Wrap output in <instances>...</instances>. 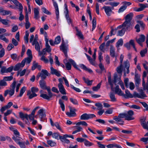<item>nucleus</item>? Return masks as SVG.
I'll return each mask as SVG.
<instances>
[{
    "label": "nucleus",
    "instance_id": "nucleus-11",
    "mask_svg": "<svg viewBox=\"0 0 148 148\" xmlns=\"http://www.w3.org/2000/svg\"><path fill=\"white\" fill-rule=\"evenodd\" d=\"M51 74L52 75H55L59 77L61 75L60 72L58 71L56 69H54L52 66L50 67Z\"/></svg>",
    "mask_w": 148,
    "mask_h": 148
},
{
    "label": "nucleus",
    "instance_id": "nucleus-45",
    "mask_svg": "<svg viewBox=\"0 0 148 148\" xmlns=\"http://www.w3.org/2000/svg\"><path fill=\"white\" fill-rule=\"evenodd\" d=\"M20 138L19 136H16V137L14 136H13L12 137V139L17 144H18V143L20 142V141H19L20 140Z\"/></svg>",
    "mask_w": 148,
    "mask_h": 148
},
{
    "label": "nucleus",
    "instance_id": "nucleus-36",
    "mask_svg": "<svg viewBox=\"0 0 148 148\" xmlns=\"http://www.w3.org/2000/svg\"><path fill=\"white\" fill-rule=\"evenodd\" d=\"M123 44V41L122 39H119L116 43V46L117 48L119 47V46H122Z\"/></svg>",
    "mask_w": 148,
    "mask_h": 148
},
{
    "label": "nucleus",
    "instance_id": "nucleus-43",
    "mask_svg": "<svg viewBox=\"0 0 148 148\" xmlns=\"http://www.w3.org/2000/svg\"><path fill=\"white\" fill-rule=\"evenodd\" d=\"M84 143L85 145L86 146L89 147L93 145V144L92 143L86 139Z\"/></svg>",
    "mask_w": 148,
    "mask_h": 148
},
{
    "label": "nucleus",
    "instance_id": "nucleus-18",
    "mask_svg": "<svg viewBox=\"0 0 148 148\" xmlns=\"http://www.w3.org/2000/svg\"><path fill=\"white\" fill-rule=\"evenodd\" d=\"M20 117L23 121L24 119H27L28 118V115L27 114H24L22 112H20L19 113Z\"/></svg>",
    "mask_w": 148,
    "mask_h": 148
},
{
    "label": "nucleus",
    "instance_id": "nucleus-12",
    "mask_svg": "<svg viewBox=\"0 0 148 148\" xmlns=\"http://www.w3.org/2000/svg\"><path fill=\"white\" fill-rule=\"evenodd\" d=\"M133 13L132 12H130L127 14L125 18V22H131V21L133 17Z\"/></svg>",
    "mask_w": 148,
    "mask_h": 148
},
{
    "label": "nucleus",
    "instance_id": "nucleus-57",
    "mask_svg": "<svg viewBox=\"0 0 148 148\" xmlns=\"http://www.w3.org/2000/svg\"><path fill=\"white\" fill-rule=\"evenodd\" d=\"M7 85V83L3 79L0 81V86H5Z\"/></svg>",
    "mask_w": 148,
    "mask_h": 148
},
{
    "label": "nucleus",
    "instance_id": "nucleus-64",
    "mask_svg": "<svg viewBox=\"0 0 148 148\" xmlns=\"http://www.w3.org/2000/svg\"><path fill=\"white\" fill-rule=\"evenodd\" d=\"M17 144L20 145L21 148H26L24 142H20L18 143Z\"/></svg>",
    "mask_w": 148,
    "mask_h": 148
},
{
    "label": "nucleus",
    "instance_id": "nucleus-58",
    "mask_svg": "<svg viewBox=\"0 0 148 148\" xmlns=\"http://www.w3.org/2000/svg\"><path fill=\"white\" fill-rule=\"evenodd\" d=\"M126 9V7L124 6L123 5L122 6H121L119 9L118 12L119 13L123 12H124Z\"/></svg>",
    "mask_w": 148,
    "mask_h": 148
},
{
    "label": "nucleus",
    "instance_id": "nucleus-2",
    "mask_svg": "<svg viewBox=\"0 0 148 148\" xmlns=\"http://www.w3.org/2000/svg\"><path fill=\"white\" fill-rule=\"evenodd\" d=\"M139 91L140 92V95H139L136 92H134L133 95V97H138L143 99L144 97H147V95L145 94V92L142 89L140 90Z\"/></svg>",
    "mask_w": 148,
    "mask_h": 148
},
{
    "label": "nucleus",
    "instance_id": "nucleus-53",
    "mask_svg": "<svg viewBox=\"0 0 148 148\" xmlns=\"http://www.w3.org/2000/svg\"><path fill=\"white\" fill-rule=\"evenodd\" d=\"M76 125H82L86 126L88 124L85 121H81L77 123Z\"/></svg>",
    "mask_w": 148,
    "mask_h": 148
},
{
    "label": "nucleus",
    "instance_id": "nucleus-5",
    "mask_svg": "<svg viewBox=\"0 0 148 148\" xmlns=\"http://www.w3.org/2000/svg\"><path fill=\"white\" fill-rule=\"evenodd\" d=\"M60 49L64 52L66 58L67 59L68 57L67 54V47L64 42V40H62V44L60 46Z\"/></svg>",
    "mask_w": 148,
    "mask_h": 148
},
{
    "label": "nucleus",
    "instance_id": "nucleus-7",
    "mask_svg": "<svg viewBox=\"0 0 148 148\" xmlns=\"http://www.w3.org/2000/svg\"><path fill=\"white\" fill-rule=\"evenodd\" d=\"M40 77L41 79H46L47 76H49L50 75V74L48 73L47 70L44 69H42L41 72L40 73Z\"/></svg>",
    "mask_w": 148,
    "mask_h": 148
},
{
    "label": "nucleus",
    "instance_id": "nucleus-15",
    "mask_svg": "<svg viewBox=\"0 0 148 148\" xmlns=\"http://www.w3.org/2000/svg\"><path fill=\"white\" fill-rule=\"evenodd\" d=\"M43 111L44 110L43 109H40L38 112V115H39L41 121H42L43 118L46 116L45 113Z\"/></svg>",
    "mask_w": 148,
    "mask_h": 148
},
{
    "label": "nucleus",
    "instance_id": "nucleus-59",
    "mask_svg": "<svg viewBox=\"0 0 148 148\" xmlns=\"http://www.w3.org/2000/svg\"><path fill=\"white\" fill-rule=\"evenodd\" d=\"M70 99L71 102H72L74 104L76 105H78V101L76 99H73L72 98H70Z\"/></svg>",
    "mask_w": 148,
    "mask_h": 148
},
{
    "label": "nucleus",
    "instance_id": "nucleus-62",
    "mask_svg": "<svg viewBox=\"0 0 148 148\" xmlns=\"http://www.w3.org/2000/svg\"><path fill=\"white\" fill-rule=\"evenodd\" d=\"M8 20L7 19H2L1 18V19L0 20V22L3 25H7L8 24Z\"/></svg>",
    "mask_w": 148,
    "mask_h": 148
},
{
    "label": "nucleus",
    "instance_id": "nucleus-24",
    "mask_svg": "<svg viewBox=\"0 0 148 148\" xmlns=\"http://www.w3.org/2000/svg\"><path fill=\"white\" fill-rule=\"evenodd\" d=\"M39 84L40 88L43 90H44V88H45L46 86V84L45 81L43 79H41L39 81Z\"/></svg>",
    "mask_w": 148,
    "mask_h": 148
},
{
    "label": "nucleus",
    "instance_id": "nucleus-31",
    "mask_svg": "<svg viewBox=\"0 0 148 148\" xmlns=\"http://www.w3.org/2000/svg\"><path fill=\"white\" fill-rule=\"evenodd\" d=\"M127 114V115L128 116H130V117L131 119V120L134 119V117L132 116L134 114V112L132 110H129L128 111Z\"/></svg>",
    "mask_w": 148,
    "mask_h": 148
},
{
    "label": "nucleus",
    "instance_id": "nucleus-1",
    "mask_svg": "<svg viewBox=\"0 0 148 148\" xmlns=\"http://www.w3.org/2000/svg\"><path fill=\"white\" fill-rule=\"evenodd\" d=\"M44 88V90H47L48 95L46 94H42L40 95V97L44 99L47 100L48 101H49L50 100V99L53 97V95L51 92V89L49 87H47L46 86Z\"/></svg>",
    "mask_w": 148,
    "mask_h": 148
},
{
    "label": "nucleus",
    "instance_id": "nucleus-44",
    "mask_svg": "<svg viewBox=\"0 0 148 148\" xmlns=\"http://www.w3.org/2000/svg\"><path fill=\"white\" fill-rule=\"evenodd\" d=\"M113 119L118 122H121L122 123L124 122V121H123V120L122 119H121L120 118V117H119V116H114V118Z\"/></svg>",
    "mask_w": 148,
    "mask_h": 148
},
{
    "label": "nucleus",
    "instance_id": "nucleus-50",
    "mask_svg": "<svg viewBox=\"0 0 148 148\" xmlns=\"http://www.w3.org/2000/svg\"><path fill=\"white\" fill-rule=\"evenodd\" d=\"M47 143L51 147L54 146L56 144V143L55 142H53L51 140H47Z\"/></svg>",
    "mask_w": 148,
    "mask_h": 148
},
{
    "label": "nucleus",
    "instance_id": "nucleus-55",
    "mask_svg": "<svg viewBox=\"0 0 148 148\" xmlns=\"http://www.w3.org/2000/svg\"><path fill=\"white\" fill-rule=\"evenodd\" d=\"M41 46L40 45L38 42L35 45V49L38 52H40V47Z\"/></svg>",
    "mask_w": 148,
    "mask_h": 148
},
{
    "label": "nucleus",
    "instance_id": "nucleus-27",
    "mask_svg": "<svg viewBox=\"0 0 148 148\" xmlns=\"http://www.w3.org/2000/svg\"><path fill=\"white\" fill-rule=\"evenodd\" d=\"M69 61L71 63V64L75 68L78 70L81 71V70L77 67V64L73 60L71 59H69Z\"/></svg>",
    "mask_w": 148,
    "mask_h": 148
},
{
    "label": "nucleus",
    "instance_id": "nucleus-8",
    "mask_svg": "<svg viewBox=\"0 0 148 148\" xmlns=\"http://www.w3.org/2000/svg\"><path fill=\"white\" fill-rule=\"evenodd\" d=\"M122 26L126 27V30L130 31L132 29V25L131 22H124L122 24Z\"/></svg>",
    "mask_w": 148,
    "mask_h": 148
},
{
    "label": "nucleus",
    "instance_id": "nucleus-48",
    "mask_svg": "<svg viewBox=\"0 0 148 148\" xmlns=\"http://www.w3.org/2000/svg\"><path fill=\"white\" fill-rule=\"evenodd\" d=\"M0 39L5 41L6 43H8L9 42V40L4 36L3 34L0 35Z\"/></svg>",
    "mask_w": 148,
    "mask_h": 148
},
{
    "label": "nucleus",
    "instance_id": "nucleus-20",
    "mask_svg": "<svg viewBox=\"0 0 148 148\" xmlns=\"http://www.w3.org/2000/svg\"><path fill=\"white\" fill-rule=\"evenodd\" d=\"M14 90L11 89L10 90H7L5 91L4 96L6 97L8 93L10 96H12L14 93Z\"/></svg>",
    "mask_w": 148,
    "mask_h": 148
},
{
    "label": "nucleus",
    "instance_id": "nucleus-32",
    "mask_svg": "<svg viewBox=\"0 0 148 148\" xmlns=\"http://www.w3.org/2000/svg\"><path fill=\"white\" fill-rule=\"evenodd\" d=\"M126 31V29L125 28H123L121 30H118V35L117 36H123Z\"/></svg>",
    "mask_w": 148,
    "mask_h": 148
},
{
    "label": "nucleus",
    "instance_id": "nucleus-30",
    "mask_svg": "<svg viewBox=\"0 0 148 148\" xmlns=\"http://www.w3.org/2000/svg\"><path fill=\"white\" fill-rule=\"evenodd\" d=\"M13 3L16 6L19 7L20 10H21L23 9V7L21 4L17 0H13Z\"/></svg>",
    "mask_w": 148,
    "mask_h": 148
},
{
    "label": "nucleus",
    "instance_id": "nucleus-19",
    "mask_svg": "<svg viewBox=\"0 0 148 148\" xmlns=\"http://www.w3.org/2000/svg\"><path fill=\"white\" fill-rule=\"evenodd\" d=\"M110 55L113 58H114L115 57H116V56L115 55V49H114L113 46L112 45H110Z\"/></svg>",
    "mask_w": 148,
    "mask_h": 148
},
{
    "label": "nucleus",
    "instance_id": "nucleus-40",
    "mask_svg": "<svg viewBox=\"0 0 148 148\" xmlns=\"http://www.w3.org/2000/svg\"><path fill=\"white\" fill-rule=\"evenodd\" d=\"M110 97L111 99V101H116V99L115 97V95L112 92H110Z\"/></svg>",
    "mask_w": 148,
    "mask_h": 148
},
{
    "label": "nucleus",
    "instance_id": "nucleus-25",
    "mask_svg": "<svg viewBox=\"0 0 148 148\" xmlns=\"http://www.w3.org/2000/svg\"><path fill=\"white\" fill-rule=\"evenodd\" d=\"M34 18L36 19H38L39 18V11L38 9L34 8Z\"/></svg>",
    "mask_w": 148,
    "mask_h": 148
},
{
    "label": "nucleus",
    "instance_id": "nucleus-29",
    "mask_svg": "<svg viewBox=\"0 0 148 148\" xmlns=\"http://www.w3.org/2000/svg\"><path fill=\"white\" fill-rule=\"evenodd\" d=\"M124 64L125 66V67L127 69V73L128 74L130 72L129 67H130V63L128 60H127L124 62Z\"/></svg>",
    "mask_w": 148,
    "mask_h": 148
},
{
    "label": "nucleus",
    "instance_id": "nucleus-3",
    "mask_svg": "<svg viewBox=\"0 0 148 148\" xmlns=\"http://www.w3.org/2000/svg\"><path fill=\"white\" fill-rule=\"evenodd\" d=\"M147 117L145 116H142L139 118L140 123L143 128L148 130V125H147L146 121Z\"/></svg>",
    "mask_w": 148,
    "mask_h": 148
},
{
    "label": "nucleus",
    "instance_id": "nucleus-26",
    "mask_svg": "<svg viewBox=\"0 0 148 148\" xmlns=\"http://www.w3.org/2000/svg\"><path fill=\"white\" fill-rule=\"evenodd\" d=\"M22 62L21 63H19L15 65L14 67V70L15 71L19 70L21 67L23 68L24 66H22Z\"/></svg>",
    "mask_w": 148,
    "mask_h": 148
},
{
    "label": "nucleus",
    "instance_id": "nucleus-33",
    "mask_svg": "<svg viewBox=\"0 0 148 148\" xmlns=\"http://www.w3.org/2000/svg\"><path fill=\"white\" fill-rule=\"evenodd\" d=\"M29 36V32L28 31H26L25 35L24 37V39L25 41V43L27 44L28 42V37Z\"/></svg>",
    "mask_w": 148,
    "mask_h": 148
},
{
    "label": "nucleus",
    "instance_id": "nucleus-23",
    "mask_svg": "<svg viewBox=\"0 0 148 148\" xmlns=\"http://www.w3.org/2000/svg\"><path fill=\"white\" fill-rule=\"evenodd\" d=\"M75 28L76 29V31H77L76 35L82 39H84V37L83 35L82 34L81 31L79 30L77 27H75Z\"/></svg>",
    "mask_w": 148,
    "mask_h": 148
},
{
    "label": "nucleus",
    "instance_id": "nucleus-17",
    "mask_svg": "<svg viewBox=\"0 0 148 148\" xmlns=\"http://www.w3.org/2000/svg\"><path fill=\"white\" fill-rule=\"evenodd\" d=\"M32 57H27L24 59H23L22 61V66H24L26 62L27 63L29 64L32 60Z\"/></svg>",
    "mask_w": 148,
    "mask_h": 148
},
{
    "label": "nucleus",
    "instance_id": "nucleus-13",
    "mask_svg": "<svg viewBox=\"0 0 148 148\" xmlns=\"http://www.w3.org/2000/svg\"><path fill=\"white\" fill-rule=\"evenodd\" d=\"M119 86L118 85H116L115 87V93L117 94L118 95L120 96H122L124 97V94L123 93L121 90L119 88Z\"/></svg>",
    "mask_w": 148,
    "mask_h": 148
},
{
    "label": "nucleus",
    "instance_id": "nucleus-60",
    "mask_svg": "<svg viewBox=\"0 0 148 148\" xmlns=\"http://www.w3.org/2000/svg\"><path fill=\"white\" fill-rule=\"evenodd\" d=\"M41 10L44 13H45L46 14L48 15H50L51 14V13L47 10L46 9L45 7L42 8Z\"/></svg>",
    "mask_w": 148,
    "mask_h": 148
},
{
    "label": "nucleus",
    "instance_id": "nucleus-51",
    "mask_svg": "<svg viewBox=\"0 0 148 148\" xmlns=\"http://www.w3.org/2000/svg\"><path fill=\"white\" fill-rule=\"evenodd\" d=\"M147 49L145 48L143 50L140 51V54L142 57H144L145 56V54L147 53Z\"/></svg>",
    "mask_w": 148,
    "mask_h": 148
},
{
    "label": "nucleus",
    "instance_id": "nucleus-38",
    "mask_svg": "<svg viewBox=\"0 0 148 148\" xmlns=\"http://www.w3.org/2000/svg\"><path fill=\"white\" fill-rule=\"evenodd\" d=\"M92 31H93L95 28L96 25V19L95 17H94L92 21Z\"/></svg>",
    "mask_w": 148,
    "mask_h": 148
},
{
    "label": "nucleus",
    "instance_id": "nucleus-22",
    "mask_svg": "<svg viewBox=\"0 0 148 148\" xmlns=\"http://www.w3.org/2000/svg\"><path fill=\"white\" fill-rule=\"evenodd\" d=\"M125 92L126 94H124V97L125 99H127L128 98H132L133 96L132 94L130 93V91L127 90H125Z\"/></svg>",
    "mask_w": 148,
    "mask_h": 148
},
{
    "label": "nucleus",
    "instance_id": "nucleus-61",
    "mask_svg": "<svg viewBox=\"0 0 148 148\" xmlns=\"http://www.w3.org/2000/svg\"><path fill=\"white\" fill-rule=\"evenodd\" d=\"M46 47L45 48V49H46L47 52L48 53H49L51 51V48L50 47V46H49V44H46L45 45Z\"/></svg>",
    "mask_w": 148,
    "mask_h": 148
},
{
    "label": "nucleus",
    "instance_id": "nucleus-35",
    "mask_svg": "<svg viewBox=\"0 0 148 148\" xmlns=\"http://www.w3.org/2000/svg\"><path fill=\"white\" fill-rule=\"evenodd\" d=\"M59 103L60 105V106L62 108V110L63 111H64L65 110V106L64 104V101L61 99L59 100Z\"/></svg>",
    "mask_w": 148,
    "mask_h": 148
},
{
    "label": "nucleus",
    "instance_id": "nucleus-14",
    "mask_svg": "<svg viewBox=\"0 0 148 148\" xmlns=\"http://www.w3.org/2000/svg\"><path fill=\"white\" fill-rule=\"evenodd\" d=\"M58 88L59 91L63 95H66V93L64 87L62 83H59L58 84Z\"/></svg>",
    "mask_w": 148,
    "mask_h": 148
},
{
    "label": "nucleus",
    "instance_id": "nucleus-47",
    "mask_svg": "<svg viewBox=\"0 0 148 148\" xmlns=\"http://www.w3.org/2000/svg\"><path fill=\"white\" fill-rule=\"evenodd\" d=\"M38 65V63H36L35 61H34L33 66L32 67V70L33 71L36 68H37Z\"/></svg>",
    "mask_w": 148,
    "mask_h": 148
},
{
    "label": "nucleus",
    "instance_id": "nucleus-52",
    "mask_svg": "<svg viewBox=\"0 0 148 148\" xmlns=\"http://www.w3.org/2000/svg\"><path fill=\"white\" fill-rule=\"evenodd\" d=\"M60 136L59 135V133L57 132L53 133L52 135L53 138L58 140V137H60Z\"/></svg>",
    "mask_w": 148,
    "mask_h": 148
},
{
    "label": "nucleus",
    "instance_id": "nucleus-39",
    "mask_svg": "<svg viewBox=\"0 0 148 148\" xmlns=\"http://www.w3.org/2000/svg\"><path fill=\"white\" fill-rule=\"evenodd\" d=\"M26 88L25 86L23 87L20 90V94L19 95L17 96V97H21L26 90Z\"/></svg>",
    "mask_w": 148,
    "mask_h": 148
},
{
    "label": "nucleus",
    "instance_id": "nucleus-54",
    "mask_svg": "<svg viewBox=\"0 0 148 148\" xmlns=\"http://www.w3.org/2000/svg\"><path fill=\"white\" fill-rule=\"evenodd\" d=\"M118 80L119 81V82L118 83V84H119L120 85L122 89L123 90L125 89V87L124 86L123 83L121 81V80L120 78H118Z\"/></svg>",
    "mask_w": 148,
    "mask_h": 148
},
{
    "label": "nucleus",
    "instance_id": "nucleus-34",
    "mask_svg": "<svg viewBox=\"0 0 148 148\" xmlns=\"http://www.w3.org/2000/svg\"><path fill=\"white\" fill-rule=\"evenodd\" d=\"M116 70L118 73L122 74L123 71V65L122 64H121L120 66L117 68Z\"/></svg>",
    "mask_w": 148,
    "mask_h": 148
},
{
    "label": "nucleus",
    "instance_id": "nucleus-56",
    "mask_svg": "<svg viewBox=\"0 0 148 148\" xmlns=\"http://www.w3.org/2000/svg\"><path fill=\"white\" fill-rule=\"evenodd\" d=\"M3 13L2 15L3 16L5 15H6L10 14L11 15L12 13L11 11L8 10H3L2 12Z\"/></svg>",
    "mask_w": 148,
    "mask_h": 148
},
{
    "label": "nucleus",
    "instance_id": "nucleus-49",
    "mask_svg": "<svg viewBox=\"0 0 148 148\" xmlns=\"http://www.w3.org/2000/svg\"><path fill=\"white\" fill-rule=\"evenodd\" d=\"M3 79L5 81H10L13 79V77L12 75L10 76H5L4 77Z\"/></svg>",
    "mask_w": 148,
    "mask_h": 148
},
{
    "label": "nucleus",
    "instance_id": "nucleus-41",
    "mask_svg": "<svg viewBox=\"0 0 148 148\" xmlns=\"http://www.w3.org/2000/svg\"><path fill=\"white\" fill-rule=\"evenodd\" d=\"M61 37L60 36H58L56 38L54 42L55 44H58L61 41Z\"/></svg>",
    "mask_w": 148,
    "mask_h": 148
},
{
    "label": "nucleus",
    "instance_id": "nucleus-42",
    "mask_svg": "<svg viewBox=\"0 0 148 148\" xmlns=\"http://www.w3.org/2000/svg\"><path fill=\"white\" fill-rule=\"evenodd\" d=\"M101 82H102V81ZM101 82L100 83H99L96 86L93 87L92 88L93 90L94 91H97V90L100 88Z\"/></svg>",
    "mask_w": 148,
    "mask_h": 148
},
{
    "label": "nucleus",
    "instance_id": "nucleus-21",
    "mask_svg": "<svg viewBox=\"0 0 148 148\" xmlns=\"http://www.w3.org/2000/svg\"><path fill=\"white\" fill-rule=\"evenodd\" d=\"M79 66L82 69L90 73H92L93 72L92 71L91 69L87 68L85 65L83 64H80Z\"/></svg>",
    "mask_w": 148,
    "mask_h": 148
},
{
    "label": "nucleus",
    "instance_id": "nucleus-63",
    "mask_svg": "<svg viewBox=\"0 0 148 148\" xmlns=\"http://www.w3.org/2000/svg\"><path fill=\"white\" fill-rule=\"evenodd\" d=\"M65 66L67 70H69L71 69V65L69 62H67L65 64Z\"/></svg>",
    "mask_w": 148,
    "mask_h": 148
},
{
    "label": "nucleus",
    "instance_id": "nucleus-4",
    "mask_svg": "<svg viewBox=\"0 0 148 148\" xmlns=\"http://www.w3.org/2000/svg\"><path fill=\"white\" fill-rule=\"evenodd\" d=\"M118 80V75L116 73L114 74L113 80L112 81V80L108 81V83L111 87V90H113V83L115 85H116V83L117 82Z\"/></svg>",
    "mask_w": 148,
    "mask_h": 148
},
{
    "label": "nucleus",
    "instance_id": "nucleus-10",
    "mask_svg": "<svg viewBox=\"0 0 148 148\" xmlns=\"http://www.w3.org/2000/svg\"><path fill=\"white\" fill-rule=\"evenodd\" d=\"M103 8L104 9L106 14L108 16H110L112 12L111 7L108 6H104Z\"/></svg>",
    "mask_w": 148,
    "mask_h": 148
},
{
    "label": "nucleus",
    "instance_id": "nucleus-16",
    "mask_svg": "<svg viewBox=\"0 0 148 148\" xmlns=\"http://www.w3.org/2000/svg\"><path fill=\"white\" fill-rule=\"evenodd\" d=\"M119 117L121 119V118H125V120L128 121H130L131 119L130 116L127 115V114L125 113H120L119 115Z\"/></svg>",
    "mask_w": 148,
    "mask_h": 148
},
{
    "label": "nucleus",
    "instance_id": "nucleus-6",
    "mask_svg": "<svg viewBox=\"0 0 148 148\" xmlns=\"http://www.w3.org/2000/svg\"><path fill=\"white\" fill-rule=\"evenodd\" d=\"M145 36L144 35L141 34L140 36V37L138 38H136V40L138 43L141 47H143L142 43L145 41Z\"/></svg>",
    "mask_w": 148,
    "mask_h": 148
},
{
    "label": "nucleus",
    "instance_id": "nucleus-9",
    "mask_svg": "<svg viewBox=\"0 0 148 148\" xmlns=\"http://www.w3.org/2000/svg\"><path fill=\"white\" fill-rule=\"evenodd\" d=\"M69 108L70 109V112H67L66 113V114L69 117H73L75 116L76 115V113L75 111H76V110L75 108L72 109L71 107L69 106Z\"/></svg>",
    "mask_w": 148,
    "mask_h": 148
},
{
    "label": "nucleus",
    "instance_id": "nucleus-28",
    "mask_svg": "<svg viewBox=\"0 0 148 148\" xmlns=\"http://www.w3.org/2000/svg\"><path fill=\"white\" fill-rule=\"evenodd\" d=\"M82 78L84 82L87 84L88 86L92 85L93 82L92 80L90 81L88 78H86L84 77H83Z\"/></svg>",
    "mask_w": 148,
    "mask_h": 148
},
{
    "label": "nucleus",
    "instance_id": "nucleus-46",
    "mask_svg": "<svg viewBox=\"0 0 148 148\" xmlns=\"http://www.w3.org/2000/svg\"><path fill=\"white\" fill-rule=\"evenodd\" d=\"M105 46V43L104 42L102 43L99 46V49L101 51L103 52H105V49L104 47Z\"/></svg>",
    "mask_w": 148,
    "mask_h": 148
},
{
    "label": "nucleus",
    "instance_id": "nucleus-37",
    "mask_svg": "<svg viewBox=\"0 0 148 148\" xmlns=\"http://www.w3.org/2000/svg\"><path fill=\"white\" fill-rule=\"evenodd\" d=\"M80 119L82 120H87L88 119V114L87 113L83 114L80 116Z\"/></svg>",
    "mask_w": 148,
    "mask_h": 148
}]
</instances>
